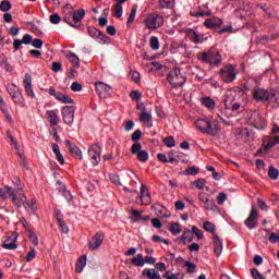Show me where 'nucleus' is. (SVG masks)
I'll return each instance as SVG.
<instances>
[{"label": "nucleus", "instance_id": "f257e3e1", "mask_svg": "<svg viewBox=\"0 0 279 279\" xmlns=\"http://www.w3.org/2000/svg\"><path fill=\"white\" fill-rule=\"evenodd\" d=\"M4 189L7 190V193L9 197H11L15 208H21V206H24V208H31V210H36V201H32L31 205L27 203V196L23 194V186L17 184L14 185V187L10 185H5Z\"/></svg>", "mask_w": 279, "mask_h": 279}, {"label": "nucleus", "instance_id": "f03ea898", "mask_svg": "<svg viewBox=\"0 0 279 279\" xmlns=\"http://www.w3.org/2000/svg\"><path fill=\"white\" fill-rule=\"evenodd\" d=\"M199 62L203 64H209L210 66H221V62H223V57L217 48L210 47L207 51H203L198 53Z\"/></svg>", "mask_w": 279, "mask_h": 279}, {"label": "nucleus", "instance_id": "7ed1b4c3", "mask_svg": "<svg viewBox=\"0 0 279 279\" xmlns=\"http://www.w3.org/2000/svg\"><path fill=\"white\" fill-rule=\"evenodd\" d=\"M195 125L199 132L203 134H208L209 136H217L219 133L217 122L211 123L208 119H198L195 121Z\"/></svg>", "mask_w": 279, "mask_h": 279}, {"label": "nucleus", "instance_id": "20e7f679", "mask_svg": "<svg viewBox=\"0 0 279 279\" xmlns=\"http://www.w3.org/2000/svg\"><path fill=\"white\" fill-rule=\"evenodd\" d=\"M167 80L172 88H180V86H184V84H186V77L182 75L181 70L178 68L168 73Z\"/></svg>", "mask_w": 279, "mask_h": 279}, {"label": "nucleus", "instance_id": "39448f33", "mask_svg": "<svg viewBox=\"0 0 279 279\" xmlns=\"http://www.w3.org/2000/svg\"><path fill=\"white\" fill-rule=\"evenodd\" d=\"M247 123L252 125V128H255V130H265V128H267V120H265L258 111H252L250 113Z\"/></svg>", "mask_w": 279, "mask_h": 279}, {"label": "nucleus", "instance_id": "423d86ee", "mask_svg": "<svg viewBox=\"0 0 279 279\" xmlns=\"http://www.w3.org/2000/svg\"><path fill=\"white\" fill-rule=\"evenodd\" d=\"M144 24L147 29H158L165 25V17L158 13H153L147 15L144 20Z\"/></svg>", "mask_w": 279, "mask_h": 279}, {"label": "nucleus", "instance_id": "0eeeda50", "mask_svg": "<svg viewBox=\"0 0 279 279\" xmlns=\"http://www.w3.org/2000/svg\"><path fill=\"white\" fill-rule=\"evenodd\" d=\"M220 80L225 82L226 84H230L236 80V68L232 64H228L220 69Z\"/></svg>", "mask_w": 279, "mask_h": 279}, {"label": "nucleus", "instance_id": "6e6552de", "mask_svg": "<svg viewBox=\"0 0 279 279\" xmlns=\"http://www.w3.org/2000/svg\"><path fill=\"white\" fill-rule=\"evenodd\" d=\"M87 34L90 38H94V40H100L101 45H110V37L95 26H88Z\"/></svg>", "mask_w": 279, "mask_h": 279}, {"label": "nucleus", "instance_id": "1a4fd4ad", "mask_svg": "<svg viewBox=\"0 0 279 279\" xmlns=\"http://www.w3.org/2000/svg\"><path fill=\"white\" fill-rule=\"evenodd\" d=\"M87 154L89 156V160L94 167H97L101 162V147L98 144L92 145Z\"/></svg>", "mask_w": 279, "mask_h": 279}, {"label": "nucleus", "instance_id": "9d476101", "mask_svg": "<svg viewBox=\"0 0 279 279\" xmlns=\"http://www.w3.org/2000/svg\"><path fill=\"white\" fill-rule=\"evenodd\" d=\"M61 114L65 125H69V128H71L73 125V121H75V107L64 106L61 109Z\"/></svg>", "mask_w": 279, "mask_h": 279}, {"label": "nucleus", "instance_id": "9b49d317", "mask_svg": "<svg viewBox=\"0 0 279 279\" xmlns=\"http://www.w3.org/2000/svg\"><path fill=\"white\" fill-rule=\"evenodd\" d=\"M271 92L263 88H257L253 90V98L255 101H262V104H267L269 101V96Z\"/></svg>", "mask_w": 279, "mask_h": 279}, {"label": "nucleus", "instance_id": "f8f14e48", "mask_svg": "<svg viewBox=\"0 0 279 279\" xmlns=\"http://www.w3.org/2000/svg\"><path fill=\"white\" fill-rule=\"evenodd\" d=\"M106 235L104 232H98L96 233L93 238L92 241L88 244V247L92 252H95L96 250H99L101 247V243H104V239Z\"/></svg>", "mask_w": 279, "mask_h": 279}, {"label": "nucleus", "instance_id": "ddd939ff", "mask_svg": "<svg viewBox=\"0 0 279 279\" xmlns=\"http://www.w3.org/2000/svg\"><path fill=\"white\" fill-rule=\"evenodd\" d=\"M65 147H68L72 158H75V160H82L84 157L82 155V149L77 147L75 144L71 143V141L65 140Z\"/></svg>", "mask_w": 279, "mask_h": 279}, {"label": "nucleus", "instance_id": "4468645a", "mask_svg": "<svg viewBox=\"0 0 279 279\" xmlns=\"http://www.w3.org/2000/svg\"><path fill=\"white\" fill-rule=\"evenodd\" d=\"M95 86H96L97 95L99 96L104 95V97H108V95H112V87L110 85L105 84L104 82H96Z\"/></svg>", "mask_w": 279, "mask_h": 279}, {"label": "nucleus", "instance_id": "2eb2a0df", "mask_svg": "<svg viewBox=\"0 0 279 279\" xmlns=\"http://www.w3.org/2000/svg\"><path fill=\"white\" fill-rule=\"evenodd\" d=\"M24 89L27 97H31V99H36V94L34 93V87L32 86V75L28 73H26L24 76Z\"/></svg>", "mask_w": 279, "mask_h": 279}, {"label": "nucleus", "instance_id": "dca6fc26", "mask_svg": "<svg viewBox=\"0 0 279 279\" xmlns=\"http://www.w3.org/2000/svg\"><path fill=\"white\" fill-rule=\"evenodd\" d=\"M204 25L207 29H219L223 25V20L219 17H209L205 20Z\"/></svg>", "mask_w": 279, "mask_h": 279}, {"label": "nucleus", "instance_id": "f3484780", "mask_svg": "<svg viewBox=\"0 0 279 279\" xmlns=\"http://www.w3.org/2000/svg\"><path fill=\"white\" fill-rule=\"evenodd\" d=\"M258 221V211L257 210H252L246 220L244 221L246 228L248 230H254L256 228V223Z\"/></svg>", "mask_w": 279, "mask_h": 279}, {"label": "nucleus", "instance_id": "a211bd4d", "mask_svg": "<svg viewBox=\"0 0 279 279\" xmlns=\"http://www.w3.org/2000/svg\"><path fill=\"white\" fill-rule=\"evenodd\" d=\"M186 34L187 38H190L191 43L194 45H202V43H204V35L197 34L193 28H189Z\"/></svg>", "mask_w": 279, "mask_h": 279}, {"label": "nucleus", "instance_id": "6ab92c4d", "mask_svg": "<svg viewBox=\"0 0 279 279\" xmlns=\"http://www.w3.org/2000/svg\"><path fill=\"white\" fill-rule=\"evenodd\" d=\"M213 241L216 256H221V253L223 252V240H221L218 234H214Z\"/></svg>", "mask_w": 279, "mask_h": 279}, {"label": "nucleus", "instance_id": "aec40b11", "mask_svg": "<svg viewBox=\"0 0 279 279\" xmlns=\"http://www.w3.org/2000/svg\"><path fill=\"white\" fill-rule=\"evenodd\" d=\"M140 201L144 206H148V204H151V196L149 195V190H147V186L145 185L141 186Z\"/></svg>", "mask_w": 279, "mask_h": 279}, {"label": "nucleus", "instance_id": "412c9836", "mask_svg": "<svg viewBox=\"0 0 279 279\" xmlns=\"http://www.w3.org/2000/svg\"><path fill=\"white\" fill-rule=\"evenodd\" d=\"M47 119L50 125L56 126L60 123V116H58V110H49L46 112Z\"/></svg>", "mask_w": 279, "mask_h": 279}, {"label": "nucleus", "instance_id": "4be33fe9", "mask_svg": "<svg viewBox=\"0 0 279 279\" xmlns=\"http://www.w3.org/2000/svg\"><path fill=\"white\" fill-rule=\"evenodd\" d=\"M65 58L69 60V62L72 64V68L80 69V57L75 54L72 51H68L65 53Z\"/></svg>", "mask_w": 279, "mask_h": 279}, {"label": "nucleus", "instance_id": "5701e85b", "mask_svg": "<svg viewBox=\"0 0 279 279\" xmlns=\"http://www.w3.org/2000/svg\"><path fill=\"white\" fill-rule=\"evenodd\" d=\"M56 217H57V222L59 223V227L61 229V232H63V234H69V226H66V222L64 221V216H62V213L58 211Z\"/></svg>", "mask_w": 279, "mask_h": 279}, {"label": "nucleus", "instance_id": "b1692460", "mask_svg": "<svg viewBox=\"0 0 279 279\" xmlns=\"http://www.w3.org/2000/svg\"><path fill=\"white\" fill-rule=\"evenodd\" d=\"M84 16H86V11L84 9L74 11L72 14L74 25H77V23H82V21H84Z\"/></svg>", "mask_w": 279, "mask_h": 279}, {"label": "nucleus", "instance_id": "393cba45", "mask_svg": "<svg viewBox=\"0 0 279 279\" xmlns=\"http://www.w3.org/2000/svg\"><path fill=\"white\" fill-rule=\"evenodd\" d=\"M52 151L60 165H64V156H62V153L60 151V146L56 143L52 144Z\"/></svg>", "mask_w": 279, "mask_h": 279}, {"label": "nucleus", "instance_id": "a878e982", "mask_svg": "<svg viewBox=\"0 0 279 279\" xmlns=\"http://www.w3.org/2000/svg\"><path fill=\"white\" fill-rule=\"evenodd\" d=\"M149 221V216H145L143 217V211L141 210H133L132 211V216H131V220L132 221Z\"/></svg>", "mask_w": 279, "mask_h": 279}, {"label": "nucleus", "instance_id": "bb28decb", "mask_svg": "<svg viewBox=\"0 0 279 279\" xmlns=\"http://www.w3.org/2000/svg\"><path fill=\"white\" fill-rule=\"evenodd\" d=\"M142 276H146L149 279H162L156 269H144Z\"/></svg>", "mask_w": 279, "mask_h": 279}, {"label": "nucleus", "instance_id": "cd10ccee", "mask_svg": "<svg viewBox=\"0 0 279 279\" xmlns=\"http://www.w3.org/2000/svg\"><path fill=\"white\" fill-rule=\"evenodd\" d=\"M178 241H183V245H186V241H189V243L193 242V234L189 229H185L183 231V234L178 238Z\"/></svg>", "mask_w": 279, "mask_h": 279}, {"label": "nucleus", "instance_id": "c85d7f7f", "mask_svg": "<svg viewBox=\"0 0 279 279\" xmlns=\"http://www.w3.org/2000/svg\"><path fill=\"white\" fill-rule=\"evenodd\" d=\"M278 142H276L275 137L266 136L263 138V146H266V149H271V147H276Z\"/></svg>", "mask_w": 279, "mask_h": 279}, {"label": "nucleus", "instance_id": "c756f323", "mask_svg": "<svg viewBox=\"0 0 279 279\" xmlns=\"http://www.w3.org/2000/svg\"><path fill=\"white\" fill-rule=\"evenodd\" d=\"M13 102L16 104L17 106H22L24 108L25 106V97H23V93L20 90L17 92L13 97Z\"/></svg>", "mask_w": 279, "mask_h": 279}, {"label": "nucleus", "instance_id": "7c9ffc66", "mask_svg": "<svg viewBox=\"0 0 279 279\" xmlns=\"http://www.w3.org/2000/svg\"><path fill=\"white\" fill-rule=\"evenodd\" d=\"M86 267V255H82L76 262V274H82Z\"/></svg>", "mask_w": 279, "mask_h": 279}, {"label": "nucleus", "instance_id": "2f4dec72", "mask_svg": "<svg viewBox=\"0 0 279 279\" xmlns=\"http://www.w3.org/2000/svg\"><path fill=\"white\" fill-rule=\"evenodd\" d=\"M56 99H57V101H61V104H75L73 98H71L68 95H64L60 92H58V95H57Z\"/></svg>", "mask_w": 279, "mask_h": 279}, {"label": "nucleus", "instance_id": "473e14b6", "mask_svg": "<svg viewBox=\"0 0 279 279\" xmlns=\"http://www.w3.org/2000/svg\"><path fill=\"white\" fill-rule=\"evenodd\" d=\"M203 230H205L206 232H210V234H213V238H215V230H217V227H215V223L210 222V221H205L203 223Z\"/></svg>", "mask_w": 279, "mask_h": 279}, {"label": "nucleus", "instance_id": "72a5a7b5", "mask_svg": "<svg viewBox=\"0 0 279 279\" xmlns=\"http://www.w3.org/2000/svg\"><path fill=\"white\" fill-rule=\"evenodd\" d=\"M201 102L205 106V108H208V110H213L215 108V100H213L210 97L202 98Z\"/></svg>", "mask_w": 279, "mask_h": 279}, {"label": "nucleus", "instance_id": "f704fd0d", "mask_svg": "<svg viewBox=\"0 0 279 279\" xmlns=\"http://www.w3.org/2000/svg\"><path fill=\"white\" fill-rule=\"evenodd\" d=\"M149 45L154 51H158V49H160V41L158 40V37H156V36L150 37Z\"/></svg>", "mask_w": 279, "mask_h": 279}, {"label": "nucleus", "instance_id": "c9c22d12", "mask_svg": "<svg viewBox=\"0 0 279 279\" xmlns=\"http://www.w3.org/2000/svg\"><path fill=\"white\" fill-rule=\"evenodd\" d=\"M132 263L135 267H143L145 265V258L141 254L132 258Z\"/></svg>", "mask_w": 279, "mask_h": 279}, {"label": "nucleus", "instance_id": "e433bc0d", "mask_svg": "<svg viewBox=\"0 0 279 279\" xmlns=\"http://www.w3.org/2000/svg\"><path fill=\"white\" fill-rule=\"evenodd\" d=\"M140 121H142V123H149V121H151V112L149 111L141 112Z\"/></svg>", "mask_w": 279, "mask_h": 279}, {"label": "nucleus", "instance_id": "4c0bfd02", "mask_svg": "<svg viewBox=\"0 0 279 279\" xmlns=\"http://www.w3.org/2000/svg\"><path fill=\"white\" fill-rule=\"evenodd\" d=\"M63 21L64 23H68V25H70L71 27H74V29H82V25L75 24V22L73 21V17L71 16H64Z\"/></svg>", "mask_w": 279, "mask_h": 279}, {"label": "nucleus", "instance_id": "58836bf2", "mask_svg": "<svg viewBox=\"0 0 279 279\" xmlns=\"http://www.w3.org/2000/svg\"><path fill=\"white\" fill-rule=\"evenodd\" d=\"M279 177V170L274 168V166H270L268 169V178H270V180H278Z\"/></svg>", "mask_w": 279, "mask_h": 279}, {"label": "nucleus", "instance_id": "ea45409f", "mask_svg": "<svg viewBox=\"0 0 279 279\" xmlns=\"http://www.w3.org/2000/svg\"><path fill=\"white\" fill-rule=\"evenodd\" d=\"M0 10L1 12H10V10H12V2L8 0L1 1Z\"/></svg>", "mask_w": 279, "mask_h": 279}, {"label": "nucleus", "instance_id": "a19ab883", "mask_svg": "<svg viewBox=\"0 0 279 279\" xmlns=\"http://www.w3.org/2000/svg\"><path fill=\"white\" fill-rule=\"evenodd\" d=\"M3 250H16L19 245L16 242H10V239H7L4 243L2 244Z\"/></svg>", "mask_w": 279, "mask_h": 279}, {"label": "nucleus", "instance_id": "79ce46f5", "mask_svg": "<svg viewBox=\"0 0 279 279\" xmlns=\"http://www.w3.org/2000/svg\"><path fill=\"white\" fill-rule=\"evenodd\" d=\"M137 159L140 162H147L149 160V153H147V150L137 153Z\"/></svg>", "mask_w": 279, "mask_h": 279}, {"label": "nucleus", "instance_id": "37998d69", "mask_svg": "<svg viewBox=\"0 0 279 279\" xmlns=\"http://www.w3.org/2000/svg\"><path fill=\"white\" fill-rule=\"evenodd\" d=\"M20 92H21V89L19 87H16V85H8L7 86V93L10 95V97L15 96Z\"/></svg>", "mask_w": 279, "mask_h": 279}, {"label": "nucleus", "instance_id": "c03bdc74", "mask_svg": "<svg viewBox=\"0 0 279 279\" xmlns=\"http://www.w3.org/2000/svg\"><path fill=\"white\" fill-rule=\"evenodd\" d=\"M163 143L166 147H169V149L175 147V138H173V136H167L166 138H163Z\"/></svg>", "mask_w": 279, "mask_h": 279}, {"label": "nucleus", "instance_id": "a18cd8bd", "mask_svg": "<svg viewBox=\"0 0 279 279\" xmlns=\"http://www.w3.org/2000/svg\"><path fill=\"white\" fill-rule=\"evenodd\" d=\"M36 258V248L31 247L29 252L26 254V263H32Z\"/></svg>", "mask_w": 279, "mask_h": 279}, {"label": "nucleus", "instance_id": "49530a36", "mask_svg": "<svg viewBox=\"0 0 279 279\" xmlns=\"http://www.w3.org/2000/svg\"><path fill=\"white\" fill-rule=\"evenodd\" d=\"M142 149H143V145L141 143H135L131 147V154L137 156L140 151H143Z\"/></svg>", "mask_w": 279, "mask_h": 279}, {"label": "nucleus", "instance_id": "de8ad7c7", "mask_svg": "<svg viewBox=\"0 0 279 279\" xmlns=\"http://www.w3.org/2000/svg\"><path fill=\"white\" fill-rule=\"evenodd\" d=\"M199 173V168L192 166L185 169V175H197Z\"/></svg>", "mask_w": 279, "mask_h": 279}, {"label": "nucleus", "instance_id": "09e8293b", "mask_svg": "<svg viewBox=\"0 0 279 279\" xmlns=\"http://www.w3.org/2000/svg\"><path fill=\"white\" fill-rule=\"evenodd\" d=\"M136 19V7H133L131 10V13L129 15L126 26L130 27L131 23H134V20Z\"/></svg>", "mask_w": 279, "mask_h": 279}, {"label": "nucleus", "instance_id": "8fccbe9b", "mask_svg": "<svg viewBox=\"0 0 279 279\" xmlns=\"http://www.w3.org/2000/svg\"><path fill=\"white\" fill-rule=\"evenodd\" d=\"M130 97L133 101H141V99H143V94L138 90H133L130 93Z\"/></svg>", "mask_w": 279, "mask_h": 279}, {"label": "nucleus", "instance_id": "3c124183", "mask_svg": "<svg viewBox=\"0 0 279 279\" xmlns=\"http://www.w3.org/2000/svg\"><path fill=\"white\" fill-rule=\"evenodd\" d=\"M192 234H195V236L202 241V239H204V231L199 230V228L193 226L192 227Z\"/></svg>", "mask_w": 279, "mask_h": 279}, {"label": "nucleus", "instance_id": "603ef678", "mask_svg": "<svg viewBox=\"0 0 279 279\" xmlns=\"http://www.w3.org/2000/svg\"><path fill=\"white\" fill-rule=\"evenodd\" d=\"M141 136H143V132L141 131V129H137L131 135V141L136 143V142L141 141Z\"/></svg>", "mask_w": 279, "mask_h": 279}, {"label": "nucleus", "instance_id": "864d4df0", "mask_svg": "<svg viewBox=\"0 0 279 279\" xmlns=\"http://www.w3.org/2000/svg\"><path fill=\"white\" fill-rule=\"evenodd\" d=\"M170 232L171 234H180V232H182V229L180 228V225L178 222H174L170 226Z\"/></svg>", "mask_w": 279, "mask_h": 279}, {"label": "nucleus", "instance_id": "5fc2aeb1", "mask_svg": "<svg viewBox=\"0 0 279 279\" xmlns=\"http://www.w3.org/2000/svg\"><path fill=\"white\" fill-rule=\"evenodd\" d=\"M193 186H195L196 189H204V186H206V179H197L192 183Z\"/></svg>", "mask_w": 279, "mask_h": 279}, {"label": "nucleus", "instance_id": "6e6d98bb", "mask_svg": "<svg viewBox=\"0 0 279 279\" xmlns=\"http://www.w3.org/2000/svg\"><path fill=\"white\" fill-rule=\"evenodd\" d=\"M49 21L52 23V25H58L60 21H62V17H60V14L53 13L49 16Z\"/></svg>", "mask_w": 279, "mask_h": 279}, {"label": "nucleus", "instance_id": "4d7b16f0", "mask_svg": "<svg viewBox=\"0 0 279 279\" xmlns=\"http://www.w3.org/2000/svg\"><path fill=\"white\" fill-rule=\"evenodd\" d=\"M268 101H274L277 106H279V92L270 90V96Z\"/></svg>", "mask_w": 279, "mask_h": 279}, {"label": "nucleus", "instance_id": "13d9d810", "mask_svg": "<svg viewBox=\"0 0 279 279\" xmlns=\"http://www.w3.org/2000/svg\"><path fill=\"white\" fill-rule=\"evenodd\" d=\"M185 267L187 269V274H195V269H197V265L191 262H185Z\"/></svg>", "mask_w": 279, "mask_h": 279}, {"label": "nucleus", "instance_id": "bf43d9fd", "mask_svg": "<svg viewBox=\"0 0 279 279\" xmlns=\"http://www.w3.org/2000/svg\"><path fill=\"white\" fill-rule=\"evenodd\" d=\"M28 239L32 241L33 245H38V235H36V232L28 231Z\"/></svg>", "mask_w": 279, "mask_h": 279}, {"label": "nucleus", "instance_id": "052dcab7", "mask_svg": "<svg viewBox=\"0 0 279 279\" xmlns=\"http://www.w3.org/2000/svg\"><path fill=\"white\" fill-rule=\"evenodd\" d=\"M251 276L254 279H265V276H263L256 268L251 269Z\"/></svg>", "mask_w": 279, "mask_h": 279}, {"label": "nucleus", "instance_id": "680f3d73", "mask_svg": "<svg viewBox=\"0 0 279 279\" xmlns=\"http://www.w3.org/2000/svg\"><path fill=\"white\" fill-rule=\"evenodd\" d=\"M109 180L112 182V184H116V186H121V179L118 177V174H110Z\"/></svg>", "mask_w": 279, "mask_h": 279}, {"label": "nucleus", "instance_id": "e2e57ef3", "mask_svg": "<svg viewBox=\"0 0 279 279\" xmlns=\"http://www.w3.org/2000/svg\"><path fill=\"white\" fill-rule=\"evenodd\" d=\"M114 16L116 19H121V16H123V7L121 4H116Z\"/></svg>", "mask_w": 279, "mask_h": 279}, {"label": "nucleus", "instance_id": "0e129e2a", "mask_svg": "<svg viewBox=\"0 0 279 279\" xmlns=\"http://www.w3.org/2000/svg\"><path fill=\"white\" fill-rule=\"evenodd\" d=\"M32 40H34V37L29 34H25L22 38V45H32Z\"/></svg>", "mask_w": 279, "mask_h": 279}, {"label": "nucleus", "instance_id": "69168bd1", "mask_svg": "<svg viewBox=\"0 0 279 279\" xmlns=\"http://www.w3.org/2000/svg\"><path fill=\"white\" fill-rule=\"evenodd\" d=\"M161 8H173V0H159Z\"/></svg>", "mask_w": 279, "mask_h": 279}, {"label": "nucleus", "instance_id": "338daca9", "mask_svg": "<svg viewBox=\"0 0 279 279\" xmlns=\"http://www.w3.org/2000/svg\"><path fill=\"white\" fill-rule=\"evenodd\" d=\"M56 189L59 190V193H61V195H62L63 192L66 191V185H64V183H62V181H57Z\"/></svg>", "mask_w": 279, "mask_h": 279}, {"label": "nucleus", "instance_id": "774afa93", "mask_svg": "<svg viewBox=\"0 0 279 279\" xmlns=\"http://www.w3.org/2000/svg\"><path fill=\"white\" fill-rule=\"evenodd\" d=\"M71 90H73V93H80V90H82V84H80V82H73Z\"/></svg>", "mask_w": 279, "mask_h": 279}]
</instances>
